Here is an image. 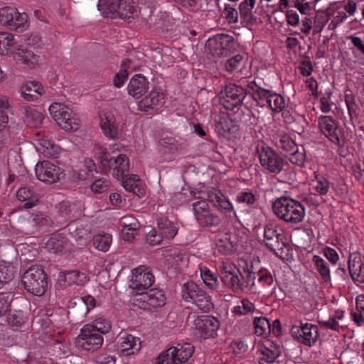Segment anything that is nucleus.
<instances>
[{
	"instance_id": "obj_1",
	"label": "nucleus",
	"mask_w": 364,
	"mask_h": 364,
	"mask_svg": "<svg viewBox=\"0 0 364 364\" xmlns=\"http://www.w3.org/2000/svg\"><path fill=\"white\" fill-rule=\"evenodd\" d=\"M274 215L287 223L296 225L303 221L305 208L299 201L287 196L278 198L272 204Z\"/></svg>"
},
{
	"instance_id": "obj_2",
	"label": "nucleus",
	"mask_w": 364,
	"mask_h": 364,
	"mask_svg": "<svg viewBox=\"0 0 364 364\" xmlns=\"http://www.w3.org/2000/svg\"><path fill=\"white\" fill-rule=\"evenodd\" d=\"M98 10L106 17L129 20L138 16L139 11L133 0H99Z\"/></svg>"
},
{
	"instance_id": "obj_3",
	"label": "nucleus",
	"mask_w": 364,
	"mask_h": 364,
	"mask_svg": "<svg viewBox=\"0 0 364 364\" xmlns=\"http://www.w3.org/2000/svg\"><path fill=\"white\" fill-rule=\"evenodd\" d=\"M44 270L38 266L29 267L22 275L24 289L36 296H42L47 289V277Z\"/></svg>"
},
{
	"instance_id": "obj_4",
	"label": "nucleus",
	"mask_w": 364,
	"mask_h": 364,
	"mask_svg": "<svg viewBox=\"0 0 364 364\" xmlns=\"http://www.w3.org/2000/svg\"><path fill=\"white\" fill-rule=\"evenodd\" d=\"M181 296L185 301L192 302L203 312H209L213 307L210 296L193 281L182 286Z\"/></svg>"
},
{
	"instance_id": "obj_5",
	"label": "nucleus",
	"mask_w": 364,
	"mask_h": 364,
	"mask_svg": "<svg viewBox=\"0 0 364 364\" xmlns=\"http://www.w3.org/2000/svg\"><path fill=\"white\" fill-rule=\"evenodd\" d=\"M49 112L52 118L65 131L75 132L80 128V119L66 105L53 103L49 107Z\"/></svg>"
},
{
	"instance_id": "obj_6",
	"label": "nucleus",
	"mask_w": 364,
	"mask_h": 364,
	"mask_svg": "<svg viewBox=\"0 0 364 364\" xmlns=\"http://www.w3.org/2000/svg\"><path fill=\"white\" fill-rule=\"evenodd\" d=\"M257 153L261 166L269 172L277 174L283 170L285 164L284 159L269 146L263 143L258 144Z\"/></svg>"
},
{
	"instance_id": "obj_7",
	"label": "nucleus",
	"mask_w": 364,
	"mask_h": 364,
	"mask_svg": "<svg viewBox=\"0 0 364 364\" xmlns=\"http://www.w3.org/2000/svg\"><path fill=\"white\" fill-rule=\"evenodd\" d=\"M101 164L105 171H112V176L118 179H124L129 169V159L125 154L117 157H109L107 154L101 156Z\"/></svg>"
},
{
	"instance_id": "obj_8",
	"label": "nucleus",
	"mask_w": 364,
	"mask_h": 364,
	"mask_svg": "<svg viewBox=\"0 0 364 364\" xmlns=\"http://www.w3.org/2000/svg\"><path fill=\"white\" fill-rule=\"evenodd\" d=\"M247 95V90L234 83L227 85L222 104L226 109L237 112Z\"/></svg>"
},
{
	"instance_id": "obj_9",
	"label": "nucleus",
	"mask_w": 364,
	"mask_h": 364,
	"mask_svg": "<svg viewBox=\"0 0 364 364\" xmlns=\"http://www.w3.org/2000/svg\"><path fill=\"white\" fill-rule=\"evenodd\" d=\"M166 304V296L161 289H151L141 292L133 299V304L142 309H151L163 306Z\"/></svg>"
},
{
	"instance_id": "obj_10",
	"label": "nucleus",
	"mask_w": 364,
	"mask_h": 364,
	"mask_svg": "<svg viewBox=\"0 0 364 364\" xmlns=\"http://www.w3.org/2000/svg\"><path fill=\"white\" fill-rule=\"evenodd\" d=\"M130 288L136 291V295L145 292L154 282V276L145 265H141L132 271Z\"/></svg>"
},
{
	"instance_id": "obj_11",
	"label": "nucleus",
	"mask_w": 364,
	"mask_h": 364,
	"mask_svg": "<svg viewBox=\"0 0 364 364\" xmlns=\"http://www.w3.org/2000/svg\"><path fill=\"white\" fill-rule=\"evenodd\" d=\"M234 43L233 38L228 34H218L210 38L205 43L206 51L216 58L226 56Z\"/></svg>"
},
{
	"instance_id": "obj_12",
	"label": "nucleus",
	"mask_w": 364,
	"mask_h": 364,
	"mask_svg": "<svg viewBox=\"0 0 364 364\" xmlns=\"http://www.w3.org/2000/svg\"><path fill=\"white\" fill-rule=\"evenodd\" d=\"M76 343L78 346L85 350L95 351L102 347L103 338L100 333L95 332L90 324H86L76 338Z\"/></svg>"
},
{
	"instance_id": "obj_13",
	"label": "nucleus",
	"mask_w": 364,
	"mask_h": 364,
	"mask_svg": "<svg viewBox=\"0 0 364 364\" xmlns=\"http://www.w3.org/2000/svg\"><path fill=\"white\" fill-rule=\"evenodd\" d=\"M219 268L221 280L225 287L235 293H240L243 290V283L241 282L243 277L235 266L223 263Z\"/></svg>"
},
{
	"instance_id": "obj_14",
	"label": "nucleus",
	"mask_w": 364,
	"mask_h": 364,
	"mask_svg": "<svg viewBox=\"0 0 364 364\" xmlns=\"http://www.w3.org/2000/svg\"><path fill=\"white\" fill-rule=\"evenodd\" d=\"M291 336L299 343L307 346L315 344L318 337V330L316 325L300 322L299 326L294 325L290 330Z\"/></svg>"
},
{
	"instance_id": "obj_15",
	"label": "nucleus",
	"mask_w": 364,
	"mask_h": 364,
	"mask_svg": "<svg viewBox=\"0 0 364 364\" xmlns=\"http://www.w3.org/2000/svg\"><path fill=\"white\" fill-rule=\"evenodd\" d=\"M196 333L202 338L208 339L217 336L220 323L218 319L210 316H198L193 321Z\"/></svg>"
},
{
	"instance_id": "obj_16",
	"label": "nucleus",
	"mask_w": 364,
	"mask_h": 364,
	"mask_svg": "<svg viewBox=\"0 0 364 364\" xmlns=\"http://www.w3.org/2000/svg\"><path fill=\"white\" fill-rule=\"evenodd\" d=\"M37 178L46 183L52 184L59 181L63 173L61 168L48 161L38 163L36 166Z\"/></svg>"
},
{
	"instance_id": "obj_17",
	"label": "nucleus",
	"mask_w": 364,
	"mask_h": 364,
	"mask_svg": "<svg viewBox=\"0 0 364 364\" xmlns=\"http://www.w3.org/2000/svg\"><path fill=\"white\" fill-rule=\"evenodd\" d=\"M100 128L103 134L109 139H118L120 135L119 123L114 114L108 110H102L99 112Z\"/></svg>"
},
{
	"instance_id": "obj_18",
	"label": "nucleus",
	"mask_w": 364,
	"mask_h": 364,
	"mask_svg": "<svg viewBox=\"0 0 364 364\" xmlns=\"http://www.w3.org/2000/svg\"><path fill=\"white\" fill-rule=\"evenodd\" d=\"M319 127L322 133L335 144L340 145L343 141V134L338 123L328 116H323L319 119Z\"/></svg>"
},
{
	"instance_id": "obj_19",
	"label": "nucleus",
	"mask_w": 364,
	"mask_h": 364,
	"mask_svg": "<svg viewBox=\"0 0 364 364\" xmlns=\"http://www.w3.org/2000/svg\"><path fill=\"white\" fill-rule=\"evenodd\" d=\"M57 217L60 219L58 223L63 225L78 219L82 215L80 205L69 201H61L56 207Z\"/></svg>"
},
{
	"instance_id": "obj_20",
	"label": "nucleus",
	"mask_w": 364,
	"mask_h": 364,
	"mask_svg": "<svg viewBox=\"0 0 364 364\" xmlns=\"http://www.w3.org/2000/svg\"><path fill=\"white\" fill-rule=\"evenodd\" d=\"M264 242L267 247L275 254L282 253L286 246L283 241V235L278 232L272 225H266L264 228Z\"/></svg>"
},
{
	"instance_id": "obj_21",
	"label": "nucleus",
	"mask_w": 364,
	"mask_h": 364,
	"mask_svg": "<svg viewBox=\"0 0 364 364\" xmlns=\"http://www.w3.org/2000/svg\"><path fill=\"white\" fill-rule=\"evenodd\" d=\"M11 54L18 64L30 68L37 65L40 58L39 55L23 47L14 48V50L11 51Z\"/></svg>"
},
{
	"instance_id": "obj_22",
	"label": "nucleus",
	"mask_w": 364,
	"mask_h": 364,
	"mask_svg": "<svg viewBox=\"0 0 364 364\" xmlns=\"http://www.w3.org/2000/svg\"><path fill=\"white\" fill-rule=\"evenodd\" d=\"M149 82L146 78L140 75L133 76L127 86V91L129 95L138 99L146 94L149 88Z\"/></svg>"
},
{
	"instance_id": "obj_23",
	"label": "nucleus",
	"mask_w": 364,
	"mask_h": 364,
	"mask_svg": "<svg viewBox=\"0 0 364 364\" xmlns=\"http://www.w3.org/2000/svg\"><path fill=\"white\" fill-rule=\"evenodd\" d=\"M36 141H38V150L46 156L56 157L59 154L60 148L44 133L37 132L36 133Z\"/></svg>"
},
{
	"instance_id": "obj_24",
	"label": "nucleus",
	"mask_w": 364,
	"mask_h": 364,
	"mask_svg": "<svg viewBox=\"0 0 364 364\" xmlns=\"http://www.w3.org/2000/svg\"><path fill=\"white\" fill-rule=\"evenodd\" d=\"M348 269L354 281L364 282V262L359 253L350 254L348 259Z\"/></svg>"
},
{
	"instance_id": "obj_25",
	"label": "nucleus",
	"mask_w": 364,
	"mask_h": 364,
	"mask_svg": "<svg viewBox=\"0 0 364 364\" xmlns=\"http://www.w3.org/2000/svg\"><path fill=\"white\" fill-rule=\"evenodd\" d=\"M21 93L26 101L32 102L44 93V89L38 82L29 81L21 87Z\"/></svg>"
},
{
	"instance_id": "obj_26",
	"label": "nucleus",
	"mask_w": 364,
	"mask_h": 364,
	"mask_svg": "<svg viewBox=\"0 0 364 364\" xmlns=\"http://www.w3.org/2000/svg\"><path fill=\"white\" fill-rule=\"evenodd\" d=\"M23 122L31 127H39L43 120V115L33 107L29 106H22L20 109Z\"/></svg>"
},
{
	"instance_id": "obj_27",
	"label": "nucleus",
	"mask_w": 364,
	"mask_h": 364,
	"mask_svg": "<svg viewBox=\"0 0 364 364\" xmlns=\"http://www.w3.org/2000/svg\"><path fill=\"white\" fill-rule=\"evenodd\" d=\"M235 245V243L231 240L230 234L219 235L215 239V252L223 255H230L236 250Z\"/></svg>"
},
{
	"instance_id": "obj_28",
	"label": "nucleus",
	"mask_w": 364,
	"mask_h": 364,
	"mask_svg": "<svg viewBox=\"0 0 364 364\" xmlns=\"http://www.w3.org/2000/svg\"><path fill=\"white\" fill-rule=\"evenodd\" d=\"M88 281L85 274L79 271H70L68 272H60L59 282H63V286L73 284L83 285Z\"/></svg>"
},
{
	"instance_id": "obj_29",
	"label": "nucleus",
	"mask_w": 364,
	"mask_h": 364,
	"mask_svg": "<svg viewBox=\"0 0 364 364\" xmlns=\"http://www.w3.org/2000/svg\"><path fill=\"white\" fill-rule=\"evenodd\" d=\"M137 341L138 339L132 335L121 336L118 341V349L125 355L133 354L140 348V344Z\"/></svg>"
},
{
	"instance_id": "obj_30",
	"label": "nucleus",
	"mask_w": 364,
	"mask_h": 364,
	"mask_svg": "<svg viewBox=\"0 0 364 364\" xmlns=\"http://www.w3.org/2000/svg\"><path fill=\"white\" fill-rule=\"evenodd\" d=\"M248 94L251 95L252 99L256 101L259 105L264 107L267 104L271 91L261 88L252 81L247 85V95Z\"/></svg>"
},
{
	"instance_id": "obj_31",
	"label": "nucleus",
	"mask_w": 364,
	"mask_h": 364,
	"mask_svg": "<svg viewBox=\"0 0 364 364\" xmlns=\"http://www.w3.org/2000/svg\"><path fill=\"white\" fill-rule=\"evenodd\" d=\"M122 237L126 241H131L137 233L139 223L136 219L129 216H124L122 218Z\"/></svg>"
},
{
	"instance_id": "obj_32",
	"label": "nucleus",
	"mask_w": 364,
	"mask_h": 364,
	"mask_svg": "<svg viewBox=\"0 0 364 364\" xmlns=\"http://www.w3.org/2000/svg\"><path fill=\"white\" fill-rule=\"evenodd\" d=\"M122 181V185L124 189L136 195L139 198L145 195V190L140 185V178L137 175H130L124 177Z\"/></svg>"
},
{
	"instance_id": "obj_33",
	"label": "nucleus",
	"mask_w": 364,
	"mask_h": 364,
	"mask_svg": "<svg viewBox=\"0 0 364 364\" xmlns=\"http://www.w3.org/2000/svg\"><path fill=\"white\" fill-rule=\"evenodd\" d=\"M178 364H183L192 356L194 348L190 343H178L176 346L171 347Z\"/></svg>"
},
{
	"instance_id": "obj_34",
	"label": "nucleus",
	"mask_w": 364,
	"mask_h": 364,
	"mask_svg": "<svg viewBox=\"0 0 364 364\" xmlns=\"http://www.w3.org/2000/svg\"><path fill=\"white\" fill-rule=\"evenodd\" d=\"M281 350L278 346L270 344L269 347H263L261 350V356L259 358V364H272L280 355Z\"/></svg>"
},
{
	"instance_id": "obj_35",
	"label": "nucleus",
	"mask_w": 364,
	"mask_h": 364,
	"mask_svg": "<svg viewBox=\"0 0 364 364\" xmlns=\"http://www.w3.org/2000/svg\"><path fill=\"white\" fill-rule=\"evenodd\" d=\"M157 228L165 239H173L178 232V227L166 218L158 220Z\"/></svg>"
},
{
	"instance_id": "obj_36",
	"label": "nucleus",
	"mask_w": 364,
	"mask_h": 364,
	"mask_svg": "<svg viewBox=\"0 0 364 364\" xmlns=\"http://www.w3.org/2000/svg\"><path fill=\"white\" fill-rule=\"evenodd\" d=\"M66 246L67 240L60 234L53 235L46 243V248L53 253H62Z\"/></svg>"
},
{
	"instance_id": "obj_37",
	"label": "nucleus",
	"mask_w": 364,
	"mask_h": 364,
	"mask_svg": "<svg viewBox=\"0 0 364 364\" xmlns=\"http://www.w3.org/2000/svg\"><path fill=\"white\" fill-rule=\"evenodd\" d=\"M162 99L163 95L161 92L153 90L139 102V108L146 112L149 109H154Z\"/></svg>"
},
{
	"instance_id": "obj_38",
	"label": "nucleus",
	"mask_w": 364,
	"mask_h": 364,
	"mask_svg": "<svg viewBox=\"0 0 364 364\" xmlns=\"http://www.w3.org/2000/svg\"><path fill=\"white\" fill-rule=\"evenodd\" d=\"M15 273L16 269L12 263L6 261L0 262V289L14 278Z\"/></svg>"
},
{
	"instance_id": "obj_39",
	"label": "nucleus",
	"mask_w": 364,
	"mask_h": 364,
	"mask_svg": "<svg viewBox=\"0 0 364 364\" xmlns=\"http://www.w3.org/2000/svg\"><path fill=\"white\" fill-rule=\"evenodd\" d=\"M313 262L323 282L327 284L329 283L331 277L328 263L318 255L313 257Z\"/></svg>"
},
{
	"instance_id": "obj_40",
	"label": "nucleus",
	"mask_w": 364,
	"mask_h": 364,
	"mask_svg": "<svg viewBox=\"0 0 364 364\" xmlns=\"http://www.w3.org/2000/svg\"><path fill=\"white\" fill-rule=\"evenodd\" d=\"M353 321L359 326H364V294L355 298V311L351 312Z\"/></svg>"
},
{
	"instance_id": "obj_41",
	"label": "nucleus",
	"mask_w": 364,
	"mask_h": 364,
	"mask_svg": "<svg viewBox=\"0 0 364 364\" xmlns=\"http://www.w3.org/2000/svg\"><path fill=\"white\" fill-rule=\"evenodd\" d=\"M274 141L275 146L279 149L286 152L294 151L297 146L294 141L291 138V136L287 134L275 137Z\"/></svg>"
},
{
	"instance_id": "obj_42",
	"label": "nucleus",
	"mask_w": 364,
	"mask_h": 364,
	"mask_svg": "<svg viewBox=\"0 0 364 364\" xmlns=\"http://www.w3.org/2000/svg\"><path fill=\"white\" fill-rule=\"evenodd\" d=\"M33 190L28 187L21 188L18 190L16 193V197L21 201H26L28 200H31V201H28L26 203H24V209H29L36 205L37 200H33Z\"/></svg>"
},
{
	"instance_id": "obj_43",
	"label": "nucleus",
	"mask_w": 364,
	"mask_h": 364,
	"mask_svg": "<svg viewBox=\"0 0 364 364\" xmlns=\"http://www.w3.org/2000/svg\"><path fill=\"white\" fill-rule=\"evenodd\" d=\"M14 36L9 33L1 32L0 33V53L3 55L11 53L14 50L13 47L15 46Z\"/></svg>"
},
{
	"instance_id": "obj_44",
	"label": "nucleus",
	"mask_w": 364,
	"mask_h": 364,
	"mask_svg": "<svg viewBox=\"0 0 364 364\" xmlns=\"http://www.w3.org/2000/svg\"><path fill=\"white\" fill-rule=\"evenodd\" d=\"M253 323L257 336H267L271 333L270 322L265 317H255Z\"/></svg>"
},
{
	"instance_id": "obj_45",
	"label": "nucleus",
	"mask_w": 364,
	"mask_h": 364,
	"mask_svg": "<svg viewBox=\"0 0 364 364\" xmlns=\"http://www.w3.org/2000/svg\"><path fill=\"white\" fill-rule=\"evenodd\" d=\"M112 240V236L109 234H97L93 237V245L100 251L107 252L111 245Z\"/></svg>"
},
{
	"instance_id": "obj_46",
	"label": "nucleus",
	"mask_w": 364,
	"mask_h": 364,
	"mask_svg": "<svg viewBox=\"0 0 364 364\" xmlns=\"http://www.w3.org/2000/svg\"><path fill=\"white\" fill-rule=\"evenodd\" d=\"M208 198L215 205L219 206L226 211L230 212L233 210L232 203L220 192L218 193H209Z\"/></svg>"
},
{
	"instance_id": "obj_47",
	"label": "nucleus",
	"mask_w": 364,
	"mask_h": 364,
	"mask_svg": "<svg viewBox=\"0 0 364 364\" xmlns=\"http://www.w3.org/2000/svg\"><path fill=\"white\" fill-rule=\"evenodd\" d=\"M200 276L205 284L210 289H216L219 282L218 277L207 267L200 268Z\"/></svg>"
},
{
	"instance_id": "obj_48",
	"label": "nucleus",
	"mask_w": 364,
	"mask_h": 364,
	"mask_svg": "<svg viewBox=\"0 0 364 364\" xmlns=\"http://www.w3.org/2000/svg\"><path fill=\"white\" fill-rule=\"evenodd\" d=\"M267 105L274 112H279L284 109L285 101L282 95L271 92Z\"/></svg>"
},
{
	"instance_id": "obj_49",
	"label": "nucleus",
	"mask_w": 364,
	"mask_h": 364,
	"mask_svg": "<svg viewBox=\"0 0 364 364\" xmlns=\"http://www.w3.org/2000/svg\"><path fill=\"white\" fill-rule=\"evenodd\" d=\"M245 58L243 55L237 54L229 58L225 64V70L228 73L240 71L244 65Z\"/></svg>"
},
{
	"instance_id": "obj_50",
	"label": "nucleus",
	"mask_w": 364,
	"mask_h": 364,
	"mask_svg": "<svg viewBox=\"0 0 364 364\" xmlns=\"http://www.w3.org/2000/svg\"><path fill=\"white\" fill-rule=\"evenodd\" d=\"M17 13V9L11 7H4L0 9V23L6 26L9 29L11 23L14 21V17Z\"/></svg>"
},
{
	"instance_id": "obj_51",
	"label": "nucleus",
	"mask_w": 364,
	"mask_h": 364,
	"mask_svg": "<svg viewBox=\"0 0 364 364\" xmlns=\"http://www.w3.org/2000/svg\"><path fill=\"white\" fill-rule=\"evenodd\" d=\"M14 20L9 28L10 30L21 32L28 26V15L26 13L21 14L17 11Z\"/></svg>"
},
{
	"instance_id": "obj_52",
	"label": "nucleus",
	"mask_w": 364,
	"mask_h": 364,
	"mask_svg": "<svg viewBox=\"0 0 364 364\" xmlns=\"http://www.w3.org/2000/svg\"><path fill=\"white\" fill-rule=\"evenodd\" d=\"M31 218L35 225L40 228H49L53 225V220L43 213H32Z\"/></svg>"
},
{
	"instance_id": "obj_53",
	"label": "nucleus",
	"mask_w": 364,
	"mask_h": 364,
	"mask_svg": "<svg viewBox=\"0 0 364 364\" xmlns=\"http://www.w3.org/2000/svg\"><path fill=\"white\" fill-rule=\"evenodd\" d=\"M292 153L290 154L289 156V161L296 166H302L306 161V152L304 148L301 146L294 149V151H291Z\"/></svg>"
},
{
	"instance_id": "obj_54",
	"label": "nucleus",
	"mask_w": 364,
	"mask_h": 364,
	"mask_svg": "<svg viewBox=\"0 0 364 364\" xmlns=\"http://www.w3.org/2000/svg\"><path fill=\"white\" fill-rule=\"evenodd\" d=\"M90 326H92L97 333H100L105 334L108 333L111 329L110 322L103 317H99L95 319L93 324H90Z\"/></svg>"
},
{
	"instance_id": "obj_55",
	"label": "nucleus",
	"mask_w": 364,
	"mask_h": 364,
	"mask_svg": "<svg viewBox=\"0 0 364 364\" xmlns=\"http://www.w3.org/2000/svg\"><path fill=\"white\" fill-rule=\"evenodd\" d=\"M10 105L7 99H0V132L6 127V124L9 122V117L7 110L9 109Z\"/></svg>"
},
{
	"instance_id": "obj_56",
	"label": "nucleus",
	"mask_w": 364,
	"mask_h": 364,
	"mask_svg": "<svg viewBox=\"0 0 364 364\" xmlns=\"http://www.w3.org/2000/svg\"><path fill=\"white\" fill-rule=\"evenodd\" d=\"M156 364H178L171 348H169L157 357Z\"/></svg>"
},
{
	"instance_id": "obj_57",
	"label": "nucleus",
	"mask_w": 364,
	"mask_h": 364,
	"mask_svg": "<svg viewBox=\"0 0 364 364\" xmlns=\"http://www.w3.org/2000/svg\"><path fill=\"white\" fill-rule=\"evenodd\" d=\"M255 309L254 304L248 299H242L240 305L234 307L233 313L238 315L247 314L253 311Z\"/></svg>"
},
{
	"instance_id": "obj_58",
	"label": "nucleus",
	"mask_w": 364,
	"mask_h": 364,
	"mask_svg": "<svg viewBox=\"0 0 364 364\" xmlns=\"http://www.w3.org/2000/svg\"><path fill=\"white\" fill-rule=\"evenodd\" d=\"M200 224L204 226H215L219 224L220 219L217 215L211 214L210 210L203 215H199V218L197 220Z\"/></svg>"
},
{
	"instance_id": "obj_59",
	"label": "nucleus",
	"mask_w": 364,
	"mask_h": 364,
	"mask_svg": "<svg viewBox=\"0 0 364 364\" xmlns=\"http://www.w3.org/2000/svg\"><path fill=\"white\" fill-rule=\"evenodd\" d=\"M109 181L105 178L95 180L91 185L90 188L95 193H102L108 191Z\"/></svg>"
},
{
	"instance_id": "obj_60",
	"label": "nucleus",
	"mask_w": 364,
	"mask_h": 364,
	"mask_svg": "<svg viewBox=\"0 0 364 364\" xmlns=\"http://www.w3.org/2000/svg\"><path fill=\"white\" fill-rule=\"evenodd\" d=\"M315 189L319 195H326L329 190V182L322 176L316 177V184L315 186Z\"/></svg>"
},
{
	"instance_id": "obj_61",
	"label": "nucleus",
	"mask_w": 364,
	"mask_h": 364,
	"mask_svg": "<svg viewBox=\"0 0 364 364\" xmlns=\"http://www.w3.org/2000/svg\"><path fill=\"white\" fill-rule=\"evenodd\" d=\"M164 236L161 232L158 233L155 229H152L147 233L146 240L151 246L160 245L163 241Z\"/></svg>"
},
{
	"instance_id": "obj_62",
	"label": "nucleus",
	"mask_w": 364,
	"mask_h": 364,
	"mask_svg": "<svg viewBox=\"0 0 364 364\" xmlns=\"http://www.w3.org/2000/svg\"><path fill=\"white\" fill-rule=\"evenodd\" d=\"M257 282L264 287L272 285L274 279L269 272L262 269L258 272Z\"/></svg>"
},
{
	"instance_id": "obj_63",
	"label": "nucleus",
	"mask_w": 364,
	"mask_h": 364,
	"mask_svg": "<svg viewBox=\"0 0 364 364\" xmlns=\"http://www.w3.org/2000/svg\"><path fill=\"white\" fill-rule=\"evenodd\" d=\"M11 294L8 292L0 293V316L5 314L9 307L11 303Z\"/></svg>"
},
{
	"instance_id": "obj_64",
	"label": "nucleus",
	"mask_w": 364,
	"mask_h": 364,
	"mask_svg": "<svg viewBox=\"0 0 364 364\" xmlns=\"http://www.w3.org/2000/svg\"><path fill=\"white\" fill-rule=\"evenodd\" d=\"M193 207L197 220L199 218V215H205L209 211V205L205 200L194 203Z\"/></svg>"
}]
</instances>
